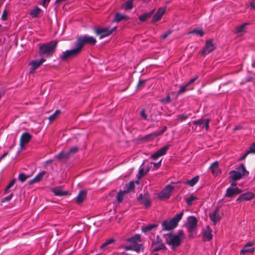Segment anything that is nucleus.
Segmentation results:
<instances>
[{"label":"nucleus","instance_id":"0eeeda50","mask_svg":"<svg viewBox=\"0 0 255 255\" xmlns=\"http://www.w3.org/2000/svg\"><path fill=\"white\" fill-rule=\"evenodd\" d=\"M116 28V26L111 29L108 27H96L94 28V31L96 35L99 37L100 39H102L110 35Z\"/></svg>","mask_w":255,"mask_h":255},{"label":"nucleus","instance_id":"c03bdc74","mask_svg":"<svg viewBox=\"0 0 255 255\" xmlns=\"http://www.w3.org/2000/svg\"><path fill=\"white\" fill-rule=\"evenodd\" d=\"M79 148L78 146H73L71 147L68 151V153L70 156L71 154H75L78 151Z\"/></svg>","mask_w":255,"mask_h":255},{"label":"nucleus","instance_id":"de8ad7c7","mask_svg":"<svg viewBox=\"0 0 255 255\" xmlns=\"http://www.w3.org/2000/svg\"><path fill=\"white\" fill-rule=\"evenodd\" d=\"M189 86L187 85V84H186L185 85H182L180 87L178 92V95H180L182 93H184L186 90H187V88Z\"/></svg>","mask_w":255,"mask_h":255},{"label":"nucleus","instance_id":"412c9836","mask_svg":"<svg viewBox=\"0 0 255 255\" xmlns=\"http://www.w3.org/2000/svg\"><path fill=\"white\" fill-rule=\"evenodd\" d=\"M212 230L209 226H207L206 230L203 234V241L204 242H208L212 239Z\"/></svg>","mask_w":255,"mask_h":255},{"label":"nucleus","instance_id":"5fc2aeb1","mask_svg":"<svg viewBox=\"0 0 255 255\" xmlns=\"http://www.w3.org/2000/svg\"><path fill=\"white\" fill-rule=\"evenodd\" d=\"M13 193H11L10 194H9L8 196L3 198L1 201L2 202H6V201H9V200H10L13 196Z\"/></svg>","mask_w":255,"mask_h":255},{"label":"nucleus","instance_id":"20e7f679","mask_svg":"<svg viewBox=\"0 0 255 255\" xmlns=\"http://www.w3.org/2000/svg\"><path fill=\"white\" fill-rule=\"evenodd\" d=\"M249 175V172L246 169L244 164H241L236 168L229 172L230 177H233L234 180H240L245 178Z\"/></svg>","mask_w":255,"mask_h":255},{"label":"nucleus","instance_id":"2f4dec72","mask_svg":"<svg viewBox=\"0 0 255 255\" xmlns=\"http://www.w3.org/2000/svg\"><path fill=\"white\" fill-rule=\"evenodd\" d=\"M157 226L158 225L156 224H149L147 226L142 227V231L145 233H146L151 231L153 229L156 228Z\"/></svg>","mask_w":255,"mask_h":255},{"label":"nucleus","instance_id":"a211bd4d","mask_svg":"<svg viewBox=\"0 0 255 255\" xmlns=\"http://www.w3.org/2000/svg\"><path fill=\"white\" fill-rule=\"evenodd\" d=\"M31 135L27 132L22 133L20 139V145L21 149L31 140Z\"/></svg>","mask_w":255,"mask_h":255},{"label":"nucleus","instance_id":"6e6552de","mask_svg":"<svg viewBox=\"0 0 255 255\" xmlns=\"http://www.w3.org/2000/svg\"><path fill=\"white\" fill-rule=\"evenodd\" d=\"M151 248L153 252L161 250H166L167 249L164 244L162 242L161 238L157 235L156 239L152 241Z\"/></svg>","mask_w":255,"mask_h":255},{"label":"nucleus","instance_id":"6ab92c4d","mask_svg":"<svg viewBox=\"0 0 255 255\" xmlns=\"http://www.w3.org/2000/svg\"><path fill=\"white\" fill-rule=\"evenodd\" d=\"M254 197V195L250 192H248L244 194H241L237 199L236 202L240 203L243 201H250L252 200Z\"/></svg>","mask_w":255,"mask_h":255},{"label":"nucleus","instance_id":"a19ab883","mask_svg":"<svg viewBox=\"0 0 255 255\" xmlns=\"http://www.w3.org/2000/svg\"><path fill=\"white\" fill-rule=\"evenodd\" d=\"M69 157V155L68 153V152H61L57 156V158L59 160H60L62 158H67Z\"/></svg>","mask_w":255,"mask_h":255},{"label":"nucleus","instance_id":"79ce46f5","mask_svg":"<svg viewBox=\"0 0 255 255\" xmlns=\"http://www.w3.org/2000/svg\"><path fill=\"white\" fill-rule=\"evenodd\" d=\"M16 181V179L15 178L12 179L8 185L6 186L4 192L5 193H7L9 191V189L14 185V183Z\"/></svg>","mask_w":255,"mask_h":255},{"label":"nucleus","instance_id":"a878e982","mask_svg":"<svg viewBox=\"0 0 255 255\" xmlns=\"http://www.w3.org/2000/svg\"><path fill=\"white\" fill-rule=\"evenodd\" d=\"M126 241L132 245H134L140 241V236L139 234H135L130 238L126 239Z\"/></svg>","mask_w":255,"mask_h":255},{"label":"nucleus","instance_id":"bb28decb","mask_svg":"<svg viewBox=\"0 0 255 255\" xmlns=\"http://www.w3.org/2000/svg\"><path fill=\"white\" fill-rule=\"evenodd\" d=\"M154 12V9L151 10L149 12H145L143 14L140 15L138 17L139 20L141 22L145 21L148 18L150 17L151 15L153 14Z\"/></svg>","mask_w":255,"mask_h":255},{"label":"nucleus","instance_id":"13d9d810","mask_svg":"<svg viewBox=\"0 0 255 255\" xmlns=\"http://www.w3.org/2000/svg\"><path fill=\"white\" fill-rule=\"evenodd\" d=\"M209 122H210L209 119L205 120L204 123L203 124V126H202V128L205 127L206 129L208 130L209 128Z\"/></svg>","mask_w":255,"mask_h":255},{"label":"nucleus","instance_id":"5701e85b","mask_svg":"<svg viewBox=\"0 0 255 255\" xmlns=\"http://www.w3.org/2000/svg\"><path fill=\"white\" fill-rule=\"evenodd\" d=\"M138 180H136L135 181H131L129 182L128 184H127L125 185L124 191L127 193H128L129 192L134 191L135 189V183L138 184Z\"/></svg>","mask_w":255,"mask_h":255},{"label":"nucleus","instance_id":"c9c22d12","mask_svg":"<svg viewBox=\"0 0 255 255\" xmlns=\"http://www.w3.org/2000/svg\"><path fill=\"white\" fill-rule=\"evenodd\" d=\"M127 194L124 190L120 191L116 196V199L119 203H121L123 200V197Z\"/></svg>","mask_w":255,"mask_h":255},{"label":"nucleus","instance_id":"e2e57ef3","mask_svg":"<svg viewBox=\"0 0 255 255\" xmlns=\"http://www.w3.org/2000/svg\"><path fill=\"white\" fill-rule=\"evenodd\" d=\"M231 179V184L233 186H237V181L238 180H234L233 177H230Z\"/></svg>","mask_w":255,"mask_h":255},{"label":"nucleus","instance_id":"b1692460","mask_svg":"<svg viewBox=\"0 0 255 255\" xmlns=\"http://www.w3.org/2000/svg\"><path fill=\"white\" fill-rule=\"evenodd\" d=\"M115 242V240L113 238L109 239L106 240L100 246V249L103 251H106L110 248V245Z\"/></svg>","mask_w":255,"mask_h":255},{"label":"nucleus","instance_id":"7ed1b4c3","mask_svg":"<svg viewBox=\"0 0 255 255\" xmlns=\"http://www.w3.org/2000/svg\"><path fill=\"white\" fill-rule=\"evenodd\" d=\"M183 212H180L170 220H165L162 223V230L169 231L175 228L181 220Z\"/></svg>","mask_w":255,"mask_h":255},{"label":"nucleus","instance_id":"ea45409f","mask_svg":"<svg viewBox=\"0 0 255 255\" xmlns=\"http://www.w3.org/2000/svg\"><path fill=\"white\" fill-rule=\"evenodd\" d=\"M255 251L254 248H249L248 247H244V248L241 251V254L245 253H251Z\"/></svg>","mask_w":255,"mask_h":255},{"label":"nucleus","instance_id":"9b49d317","mask_svg":"<svg viewBox=\"0 0 255 255\" xmlns=\"http://www.w3.org/2000/svg\"><path fill=\"white\" fill-rule=\"evenodd\" d=\"M216 49V46L213 43L212 40L210 39L206 41L205 45L202 50L200 52L201 55H206Z\"/></svg>","mask_w":255,"mask_h":255},{"label":"nucleus","instance_id":"f3484780","mask_svg":"<svg viewBox=\"0 0 255 255\" xmlns=\"http://www.w3.org/2000/svg\"><path fill=\"white\" fill-rule=\"evenodd\" d=\"M219 208L216 207L215 209L209 214L210 220L212 221L214 225L221 220V217L219 215Z\"/></svg>","mask_w":255,"mask_h":255},{"label":"nucleus","instance_id":"774afa93","mask_svg":"<svg viewBox=\"0 0 255 255\" xmlns=\"http://www.w3.org/2000/svg\"><path fill=\"white\" fill-rule=\"evenodd\" d=\"M250 153L248 151H247L243 155V156L241 157V160H244L245 159L246 157L247 156V155L249 154Z\"/></svg>","mask_w":255,"mask_h":255},{"label":"nucleus","instance_id":"dca6fc26","mask_svg":"<svg viewBox=\"0 0 255 255\" xmlns=\"http://www.w3.org/2000/svg\"><path fill=\"white\" fill-rule=\"evenodd\" d=\"M166 7H159L155 14L153 15L151 22L154 23L158 21L165 13Z\"/></svg>","mask_w":255,"mask_h":255},{"label":"nucleus","instance_id":"a18cd8bd","mask_svg":"<svg viewBox=\"0 0 255 255\" xmlns=\"http://www.w3.org/2000/svg\"><path fill=\"white\" fill-rule=\"evenodd\" d=\"M142 246L141 244H135L132 245V250L136 252H139L142 249Z\"/></svg>","mask_w":255,"mask_h":255},{"label":"nucleus","instance_id":"72a5a7b5","mask_svg":"<svg viewBox=\"0 0 255 255\" xmlns=\"http://www.w3.org/2000/svg\"><path fill=\"white\" fill-rule=\"evenodd\" d=\"M41 9L38 7H36L35 8L31 10L30 12V15L33 17H38L39 14L41 12Z\"/></svg>","mask_w":255,"mask_h":255},{"label":"nucleus","instance_id":"603ef678","mask_svg":"<svg viewBox=\"0 0 255 255\" xmlns=\"http://www.w3.org/2000/svg\"><path fill=\"white\" fill-rule=\"evenodd\" d=\"M177 117L181 121H183L186 120L189 117V116L188 115H180L177 116Z\"/></svg>","mask_w":255,"mask_h":255},{"label":"nucleus","instance_id":"39448f33","mask_svg":"<svg viewBox=\"0 0 255 255\" xmlns=\"http://www.w3.org/2000/svg\"><path fill=\"white\" fill-rule=\"evenodd\" d=\"M96 42L97 40L94 37L84 35L80 36L77 38L76 44L82 51L85 44L95 45Z\"/></svg>","mask_w":255,"mask_h":255},{"label":"nucleus","instance_id":"423d86ee","mask_svg":"<svg viewBox=\"0 0 255 255\" xmlns=\"http://www.w3.org/2000/svg\"><path fill=\"white\" fill-rule=\"evenodd\" d=\"M75 47L71 50H67L63 52L60 55L59 58L62 61H66L68 59L73 58L77 56L82 51L75 44Z\"/></svg>","mask_w":255,"mask_h":255},{"label":"nucleus","instance_id":"338daca9","mask_svg":"<svg viewBox=\"0 0 255 255\" xmlns=\"http://www.w3.org/2000/svg\"><path fill=\"white\" fill-rule=\"evenodd\" d=\"M250 6L251 8L255 9V3H254V2H253V1L251 2L250 3Z\"/></svg>","mask_w":255,"mask_h":255},{"label":"nucleus","instance_id":"58836bf2","mask_svg":"<svg viewBox=\"0 0 255 255\" xmlns=\"http://www.w3.org/2000/svg\"><path fill=\"white\" fill-rule=\"evenodd\" d=\"M45 173L46 172L45 171H42L39 172L34 178L37 182H38L42 179Z\"/></svg>","mask_w":255,"mask_h":255},{"label":"nucleus","instance_id":"f8f14e48","mask_svg":"<svg viewBox=\"0 0 255 255\" xmlns=\"http://www.w3.org/2000/svg\"><path fill=\"white\" fill-rule=\"evenodd\" d=\"M170 145L168 144L161 147L157 151L154 152L150 156V158L153 160H157L160 156L165 155L168 149L169 148Z\"/></svg>","mask_w":255,"mask_h":255},{"label":"nucleus","instance_id":"8fccbe9b","mask_svg":"<svg viewBox=\"0 0 255 255\" xmlns=\"http://www.w3.org/2000/svg\"><path fill=\"white\" fill-rule=\"evenodd\" d=\"M205 120L200 119L197 121H195L193 122V124L195 125H198L202 128L203 124Z\"/></svg>","mask_w":255,"mask_h":255},{"label":"nucleus","instance_id":"4be33fe9","mask_svg":"<svg viewBox=\"0 0 255 255\" xmlns=\"http://www.w3.org/2000/svg\"><path fill=\"white\" fill-rule=\"evenodd\" d=\"M209 169L211 170L213 175L214 176H217L221 173V171L219 167V163L217 161L214 162L210 165Z\"/></svg>","mask_w":255,"mask_h":255},{"label":"nucleus","instance_id":"680f3d73","mask_svg":"<svg viewBox=\"0 0 255 255\" xmlns=\"http://www.w3.org/2000/svg\"><path fill=\"white\" fill-rule=\"evenodd\" d=\"M1 18V19L4 21L7 19V13L5 10H3Z\"/></svg>","mask_w":255,"mask_h":255},{"label":"nucleus","instance_id":"7c9ffc66","mask_svg":"<svg viewBox=\"0 0 255 255\" xmlns=\"http://www.w3.org/2000/svg\"><path fill=\"white\" fill-rule=\"evenodd\" d=\"M134 0H128L122 4V8L125 10H129L133 7V2Z\"/></svg>","mask_w":255,"mask_h":255},{"label":"nucleus","instance_id":"0e129e2a","mask_svg":"<svg viewBox=\"0 0 255 255\" xmlns=\"http://www.w3.org/2000/svg\"><path fill=\"white\" fill-rule=\"evenodd\" d=\"M124 249L126 251L132 250V245L126 246H125Z\"/></svg>","mask_w":255,"mask_h":255},{"label":"nucleus","instance_id":"37998d69","mask_svg":"<svg viewBox=\"0 0 255 255\" xmlns=\"http://www.w3.org/2000/svg\"><path fill=\"white\" fill-rule=\"evenodd\" d=\"M190 33L196 34L199 35L200 36H203V35L204 34L203 30L201 29H195L193 30L192 31H191L190 32Z\"/></svg>","mask_w":255,"mask_h":255},{"label":"nucleus","instance_id":"f704fd0d","mask_svg":"<svg viewBox=\"0 0 255 255\" xmlns=\"http://www.w3.org/2000/svg\"><path fill=\"white\" fill-rule=\"evenodd\" d=\"M147 80H139L136 86V90L139 91L141 90L145 85Z\"/></svg>","mask_w":255,"mask_h":255},{"label":"nucleus","instance_id":"9d476101","mask_svg":"<svg viewBox=\"0 0 255 255\" xmlns=\"http://www.w3.org/2000/svg\"><path fill=\"white\" fill-rule=\"evenodd\" d=\"M197 222V219L195 217L193 216L188 217L186 225V227L188 232L192 233L196 229Z\"/></svg>","mask_w":255,"mask_h":255},{"label":"nucleus","instance_id":"052dcab7","mask_svg":"<svg viewBox=\"0 0 255 255\" xmlns=\"http://www.w3.org/2000/svg\"><path fill=\"white\" fill-rule=\"evenodd\" d=\"M198 78V76H197L191 79L186 84L187 85L189 86L191 84L193 83Z\"/></svg>","mask_w":255,"mask_h":255},{"label":"nucleus","instance_id":"4c0bfd02","mask_svg":"<svg viewBox=\"0 0 255 255\" xmlns=\"http://www.w3.org/2000/svg\"><path fill=\"white\" fill-rule=\"evenodd\" d=\"M198 198L197 197L194 196L191 194L190 197L186 199V202L188 206H190L192 204L193 201L197 200Z\"/></svg>","mask_w":255,"mask_h":255},{"label":"nucleus","instance_id":"473e14b6","mask_svg":"<svg viewBox=\"0 0 255 255\" xmlns=\"http://www.w3.org/2000/svg\"><path fill=\"white\" fill-rule=\"evenodd\" d=\"M128 19V17L127 15L117 13L115 14L114 21L119 22L122 20H127Z\"/></svg>","mask_w":255,"mask_h":255},{"label":"nucleus","instance_id":"c756f323","mask_svg":"<svg viewBox=\"0 0 255 255\" xmlns=\"http://www.w3.org/2000/svg\"><path fill=\"white\" fill-rule=\"evenodd\" d=\"M53 192L56 196H64L68 194V191H63L61 187H56L53 190Z\"/></svg>","mask_w":255,"mask_h":255},{"label":"nucleus","instance_id":"cd10ccee","mask_svg":"<svg viewBox=\"0 0 255 255\" xmlns=\"http://www.w3.org/2000/svg\"><path fill=\"white\" fill-rule=\"evenodd\" d=\"M248 25V23H245L240 26L236 27L235 33L241 35L244 34L246 32L245 27Z\"/></svg>","mask_w":255,"mask_h":255},{"label":"nucleus","instance_id":"f03ea898","mask_svg":"<svg viewBox=\"0 0 255 255\" xmlns=\"http://www.w3.org/2000/svg\"><path fill=\"white\" fill-rule=\"evenodd\" d=\"M57 41L52 40L49 42L41 44L39 46V54L47 57L52 56L55 52Z\"/></svg>","mask_w":255,"mask_h":255},{"label":"nucleus","instance_id":"49530a36","mask_svg":"<svg viewBox=\"0 0 255 255\" xmlns=\"http://www.w3.org/2000/svg\"><path fill=\"white\" fill-rule=\"evenodd\" d=\"M145 174H146V172H145V170H144L143 168L140 167L138 173L137 175V177L138 179H140L142 177L144 176Z\"/></svg>","mask_w":255,"mask_h":255},{"label":"nucleus","instance_id":"69168bd1","mask_svg":"<svg viewBox=\"0 0 255 255\" xmlns=\"http://www.w3.org/2000/svg\"><path fill=\"white\" fill-rule=\"evenodd\" d=\"M8 154V152H5L0 157V161L4 158L6 156H7Z\"/></svg>","mask_w":255,"mask_h":255},{"label":"nucleus","instance_id":"4468645a","mask_svg":"<svg viewBox=\"0 0 255 255\" xmlns=\"http://www.w3.org/2000/svg\"><path fill=\"white\" fill-rule=\"evenodd\" d=\"M242 192V189L236 187L235 188L229 187L227 189L225 197L232 198Z\"/></svg>","mask_w":255,"mask_h":255},{"label":"nucleus","instance_id":"393cba45","mask_svg":"<svg viewBox=\"0 0 255 255\" xmlns=\"http://www.w3.org/2000/svg\"><path fill=\"white\" fill-rule=\"evenodd\" d=\"M86 195L87 191L85 190H81L76 197V202L78 204H80L83 202L86 198Z\"/></svg>","mask_w":255,"mask_h":255},{"label":"nucleus","instance_id":"aec40b11","mask_svg":"<svg viewBox=\"0 0 255 255\" xmlns=\"http://www.w3.org/2000/svg\"><path fill=\"white\" fill-rule=\"evenodd\" d=\"M167 129V127L166 126H164L162 128V129L158 131L153 132L148 135H146L145 137V139H147L149 140H152L157 136H160L162 135Z\"/></svg>","mask_w":255,"mask_h":255},{"label":"nucleus","instance_id":"3c124183","mask_svg":"<svg viewBox=\"0 0 255 255\" xmlns=\"http://www.w3.org/2000/svg\"><path fill=\"white\" fill-rule=\"evenodd\" d=\"M171 101V97L169 95H167L166 97L162 98L161 100V102L162 103H169Z\"/></svg>","mask_w":255,"mask_h":255},{"label":"nucleus","instance_id":"e433bc0d","mask_svg":"<svg viewBox=\"0 0 255 255\" xmlns=\"http://www.w3.org/2000/svg\"><path fill=\"white\" fill-rule=\"evenodd\" d=\"M30 175H26L24 173H20L18 177V180L21 182H23L26 180L27 179L29 178Z\"/></svg>","mask_w":255,"mask_h":255},{"label":"nucleus","instance_id":"f257e3e1","mask_svg":"<svg viewBox=\"0 0 255 255\" xmlns=\"http://www.w3.org/2000/svg\"><path fill=\"white\" fill-rule=\"evenodd\" d=\"M166 243L170 246L172 249H175L179 246L184 238V234L182 231H180L177 234L169 233L163 235Z\"/></svg>","mask_w":255,"mask_h":255},{"label":"nucleus","instance_id":"6e6d98bb","mask_svg":"<svg viewBox=\"0 0 255 255\" xmlns=\"http://www.w3.org/2000/svg\"><path fill=\"white\" fill-rule=\"evenodd\" d=\"M140 115L143 119H144L145 120H147V116L145 113V110L144 109H143L141 110V111L140 112Z\"/></svg>","mask_w":255,"mask_h":255},{"label":"nucleus","instance_id":"4d7b16f0","mask_svg":"<svg viewBox=\"0 0 255 255\" xmlns=\"http://www.w3.org/2000/svg\"><path fill=\"white\" fill-rule=\"evenodd\" d=\"M250 153H255V144L253 143L248 150Z\"/></svg>","mask_w":255,"mask_h":255},{"label":"nucleus","instance_id":"864d4df0","mask_svg":"<svg viewBox=\"0 0 255 255\" xmlns=\"http://www.w3.org/2000/svg\"><path fill=\"white\" fill-rule=\"evenodd\" d=\"M161 162H162V159H161L159 162H158L157 163L151 162V164H153L154 165V169H157L161 166Z\"/></svg>","mask_w":255,"mask_h":255},{"label":"nucleus","instance_id":"ddd939ff","mask_svg":"<svg viewBox=\"0 0 255 255\" xmlns=\"http://www.w3.org/2000/svg\"><path fill=\"white\" fill-rule=\"evenodd\" d=\"M45 61V59L44 58H42L39 60H36L30 61L29 63V65L31 66L29 73H33Z\"/></svg>","mask_w":255,"mask_h":255},{"label":"nucleus","instance_id":"c85d7f7f","mask_svg":"<svg viewBox=\"0 0 255 255\" xmlns=\"http://www.w3.org/2000/svg\"><path fill=\"white\" fill-rule=\"evenodd\" d=\"M199 179V176L196 175L194 177L192 178L191 179L187 180L185 182V184L188 185L190 187H193L198 182Z\"/></svg>","mask_w":255,"mask_h":255},{"label":"nucleus","instance_id":"2eb2a0df","mask_svg":"<svg viewBox=\"0 0 255 255\" xmlns=\"http://www.w3.org/2000/svg\"><path fill=\"white\" fill-rule=\"evenodd\" d=\"M137 200L140 201L141 204H143L145 208H147L150 206L151 200L148 195L144 194L143 196L142 194H140L137 197Z\"/></svg>","mask_w":255,"mask_h":255},{"label":"nucleus","instance_id":"1a4fd4ad","mask_svg":"<svg viewBox=\"0 0 255 255\" xmlns=\"http://www.w3.org/2000/svg\"><path fill=\"white\" fill-rule=\"evenodd\" d=\"M173 189V186L170 184L167 185L165 188L158 193V198L160 200L168 199L170 197Z\"/></svg>","mask_w":255,"mask_h":255},{"label":"nucleus","instance_id":"bf43d9fd","mask_svg":"<svg viewBox=\"0 0 255 255\" xmlns=\"http://www.w3.org/2000/svg\"><path fill=\"white\" fill-rule=\"evenodd\" d=\"M172 32V31L169 30L166 31V32L164 33L162 35L161 37L163 39H165L169 35H170Z\"/></svg>","mask_w":255,"mask_h":255},{"label":"nucleus","instance_id":"09e8293b","mask_svg":"<svg viewBox=\"0 0 255 255\" xmlns=\"http://www.w3.org/2000/svg\"><path fill=\"white\" fill-rule=\"evenodd\" d=\"M60 113V111L59 110H56L54 114L51 115L49 117V120L50 122H52L53 120H54L56 118V116L58 114H59Z\"/></svg>","mask_w":255,"mask_h":255}]
</instances>
